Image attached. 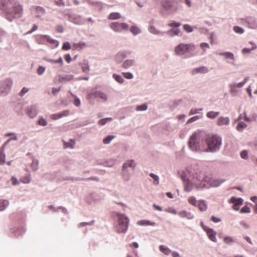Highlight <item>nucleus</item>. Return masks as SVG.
Segmentation results:
<instances>
[{
    "mask_svg": "<svg viewBox=\"0 0 257 257\" xmlns=\"http://www.w3.org/2000/svg\"><path fill=\"white\" fill-rule=\"evenodd\" d=\"M193 185H195L198 189L205 187V183H209L212 187H218L225 181L223 179H218L210 182V178L205 176L204 173L199 170H197L193 174Z\"/></svg>",
    "mask_w": 257,
    "mask_h": 257,
    "instance_id": "nucleus-1",
    "label": "nucleus"
},
{
    "mask_svg": "<svg viewBox=\"0 0 257 257\" xmlns=\"http://www.w3.org/2000/svg\"><path fill=\"white\" fill-rule=\"evenodd\" d=\"M193 47L192 44L181 43L175 47L174 51L177 55L182 56L189 52Z\"/></svg>",
    "mask_w": 257,
    "mask_h": 257,
    "instance_id": "nucleus-9",
    "label": "nucleus"
},
{
    "mask_svg": "<svg viewBox=\"0 0 257 257\" xmlns=\"http://www.w3.org/2000/svg\"><path fill=\"white\" fill-rule=\"evenodd\" d=\"M138 224L140 225H151V222L149 220H142L138 221Z\"/></svg>",
    "mask_w": 257,
    "mask_h": 257,
    "instance_id": "nucleus-60",
    "label": "nucleus"
},
{
    "mask_svg": "<svg viewBox=\"0 0 257 257\" xmlns=\"http://www.w3.org/2000/svg\"><path fill=\"white\" fill-rule=\"evenodd\" d=\"M13 84V80L10 78L0 81V96L7 95L11 89Z\"/></svg>",
    "mask_w": 257,
    "mask_h": 257,
    "instance_id": "nucleus-6",
    "label": "nucleus"
},
{
    "mask_svg": "<svg viewBox=\"0 0 257 257\" xmlns=\"http://www.w3.org/2000/svg\"><path fill=\"white\" fill-rule=\"evenodd\" d=\"M243 200L241 198H236L235 197H232L229 200V203L233 204L235 206H240L243 203Z\"/></svg>",
    "mask_w": 257,
    "mask_h": 257,
    "instance_id": "nucleus-22",
    "label": "nucleus"
},
{
    "mask_svg": "<svg viewBox=\"0 0 257 257\" xmlns=\"http://www.w3.org/2000/svg\"><path fill=\"white\" fill-rule=\"evenodd\" d=\"M121 18V15L119 13L114 12L110 13L108 16L109 20H117Z\"/></svg>",
    "mask_w": 257,
    "mask_h": 257,
    "instance_id": "nucleus-39",
    "label": "nucleus"
},
{
    "mask_svg": "<svg viewBox=\"0 0 257 257\" xmlns=\"http://www.w3.org/2000/svg\"><path fill=\"white\" fill-rule=\"evenodd\" d=\"M205 143L199 134H194L190 138L189 147L192 151L205 152Z\"/></svg>",
    "mask_w": 257,
    "mask_h": 257,
    "instance_id": "nucleus-3",
    "label": "nucleus"
},
{
    "mask_svg": "<svg viewBox=\"0 0 257 257\" xmlns=\"http://www.w3.org/2000/svg\"><path fill=\"white\" fill-rule=\"evenodd\" d=\"M149 176L154 180L155 181H156V184L158 185L159 183V177L158 175L154 174V173H150Z\"/></svg>",
    "mask_w": 257,
    "mask_h": 257,
    "instance_id": "nucleus-55",
    "label": "nucleus"
},
{
    "mask_svg": "<svg viewBox=\"0 0 257 257\" xmlns=\"http://www.w3.org/2000/svg\"><path fill=\"white\" fill-rule=\"evenodd\" d=\"M95 97H98L100 98L102 101L105 102L107 100V96L106 94L101 91H96L94 93H92Z\"/></svg>",
    "mask_w": 257,
    "mask_h": 257,
    "instance_id": "nucleus-26",
    "label": "nucleus"
},
{
    "mask_svg": "<svg viewBox=\"0 0 257 257\" xmlns=\"http://www.w3.org/2000/svg\"><path fill=\"white\" fill-rule=\"evenodd\" d=\"M178 174L180 176V178L184 182L185 186V190L187 192H190L193 188V183L192 181L190 179L187 177L186 173L183 171H178Z\"/></svg>",
    "mask_w": 257,
    "mask_h": 257,
    "instance_id": "nucleus-10",
    "label": "nucleus"
},
{
    "mask_svg": "<svg viewBox=\"0 0 257 257\" xmlns=\"http://www.w3.org/2000/svg\"><path fill=\"white\" fill-rule=\"evenodd\" d=\"M240 157L242 159H247L248 158V152L246 150H243L240 153Z\"/></svg>",
    "mask_w": 257,
    "mask_h": 257,
    "instance_id": "nucleus-57",
    "label": "nucleus"
},
{
    "mask_svg": "<svg viewBox=\"0 0 257 257\" xmlns=\"http://www.w3.org/2000/svg\"><path fill=\"white\" fill-rule=\"evenodd\" d=\"M197 206L201 211H204L207 209V204L203 200L198 201Z\"/></svg>",
    "mask_w": 257,
    "mask_h": 257,
    "instance_id": "nucleus-31",
    "label": "nucleus"
},
{
    "mask_svg": "<svg viewBox=\"0 0 257 257\" xmlns=\"http://www.w3.org/2000/svg\"><path fill=\"white\" fill-rule=\"evenodd\" d=\"M220 56H223L227 59L226 62L229 64L235 65L234 61L235 60L234 54L231 52H221L219 54Z\"/></svg>",
    "mask_w": 257,
    "mask_h": 257,
    "instance_id": "nucleus-12",
    "label": "nucleus"
},
{
    "mask_svg": "<svg viewBox=\"0 0 257 257\" xmlns=\"http://www.w3.org/2000/svg\"><path fill=\"white\" fill-rule=\"evenodd\" d=\"M9 202L7 200H0V211H4L9 206Z\"/></svg>",
    "mask_w": 257,
    "mask_h": 257,
    "instance_id": "nucleus-35",
    "label": "nucleus"
},
{
    "mask_svg": "<svg viewBox=\"0 0 257 257\" xmlns=\"http://www.w3.org/2000/svg\"><path fill=\"white\" fill-rule=\"evenodd\" d=\"M229 87L230 88V92L231 94H235L236 91V87L234 83L230 84Z\"/></svg>",
    "mask_w": 257,
    "mask_h": 257,
    "instance_id": "nucleus-63",
    "label": "nucleus"
},
{
    "mask_svg": "<svg viewBox=\"0 0 257 257\" xmlns=\"http://www.w3.org/2000/svg\"><path fill=\"white\" fill-rule=\"evenodd\" d=\"M134 64L135 60L134 59H127L123 62L122 66L124 69H127L133 66Z\"/></svg>",
    "mask_w": 257,
    "mask_h": 257,
    "instance_id": "nucleus-28",
    "label": "nucleus"
},
{
    "mask_svg": "<svg viewBox=\"0 0 257 257\" xmlns=\"http://www.w3.org/2000/svg\"><path fill=\"white\" fill-rule=\"evenodd\" d=\"M79 65L84 73H88L90 71V67L87 61L84 60L83 62L79 63Z\"/></svg>",
    "mask_w": 257,
    "mask_h": 257,
    "instance_id": "nucleus-25",
    "label": "nucleus"
},
{
    "mask_svg": "<svg viewBox=\"0 0 257 257\" xmlns=\"http://www.w3.org/2000/svg\"><path fill=\"white\" fill-rule=\"evenodd\" d=\"M201 48L203 51V53H205L206 52V50L207 49L209 48V45L207 43H201L200 45Z\"/></svg>",
    "mask_w": 257,
    "mask_h": 257,
    "instance_id": "nucleus-52",
    "label": "nucleus"
},
{
    "mask_svg": "<svg viewBox=\"0 0 257 257\" xmlns=\"http://www.w3.org/2000/svg\"><path fill=\"white\" fill-rule=\"evenodd\" d=\"M50 118L53 120H57L62 118L60 112L55 114H52L50 115Z\"/></svg>",
    "mask_w": 257,
    "mask_h": 257,
    "instance_id": "nucleus-56",
    "label": "nucleus"
},
{
    "mask_svg": "<svg viewBox=\"0 0 257 257\" xmlns=\"http://www.w3.org/2000/svg\"><path fill=\"white\" fill-rule=\"evenodd\" d=\"M205 152H215L218 151L222 145L221 138L217 135L208 136L204 141Z\"/></svg>",
    "mask_w": 257,
    "mask_h": 257,
    "instance_id": "nucleus-2",
    "label": "nucleus"
},
{
    "mask_svg": "<svg viewBox=\"0 0 257 257\" xmlns=\"http://www.w3.org/2000/svg\"><path fill=\"white\" fill-rule=\"evenodd\" d=\"M69 20L77 25H82L83 24L82 17L80 15H70L69 17Z\"/></svg>",
    "mask_w": 257,
    "mask_h": 257,
    "instance_id": "nucleus-15",
    "label": "nucleus"
},
{
    "mask_svg": "<svg viewBox=\"0 0 257 257\" xmlns=\"http://www.w3.org/2000/svg\"><path fill=\"white\" fill-rule=\"evenodd\" d=\"M136 166V163L134 160H128L124 162L122 166V168H125L128 169L131 168L132 170H134Z\"/></svg>",
    "mask_w": 257,
    "mask_h": 257,
    "instance_id": "nucleus-24",
    "label": "nucleus"
},
{
    "mask_svg": "<svg viewBox=\"0 0 257 257\" xmlns=\"http://www.w3.org/2000/svg\"><path fill=\"white\" fill-rule=\"evenodd\" d=\"M46 68L42 66H39L37 70V73L39 75H42L45 71Z\"/></svg>",
    "mask_w": 257,
    "mask_h": 257,
    "instance_id": "nucleus-51",
    "label": "nucleus"
},
{
    "mask_svg": "<svg viewBox=\"0 0 257 257\" xmlns=\"http://www.w3.org/2000/svg\"><path fill=\"white\" fill-rule=\"evenodd\" d=\"M36 13H37V17H40L44 15L45 13V10L40 6H37L35 8Z\"/></svg>",
    "mask_w": 257,
    "mask_h": 257,
    "instance_id": "nucleus-33",
    "label": "nucleus"
},
{
    "mask_svg": "<svg viewBox=\"0 0 257 257\" xmlns=\"http://www.w3.org/2000/svg\"><path fill=\"white\" fill-rule=\"evenodd\" d=\"M130 32L134 35L136 36L142 33V31L137 26H133L130 29Z\"/></svg>",
    "mask_w": 257,
    "mask_h": 257,
    "instance_id": "nucleus-30",
    "label": "nucleus"
},
{
    "mask_svg": "<svg viewBox=\"0 0 257 257\" xmlns=\"http://www.w3.org/2000/svg\"><path fill=\"white\" fill-rule=\"evenodd\" d=\"M114 138L112 135H108L103 140V143L105 145L109 144L111 141Z\"/></svg>",
    "mask_w": 257,
    "mask_h": 257,
    "instance_id": "nucleus-43",
    "label": "nucleus"
},
{
    "mask_svg": "<svg viewBox=\"0 0 257 257\" xmlns=\"http://www.w3.org/2000/svg\"><path fill=\"white\" fill-rule=\"evenodd\" d=\"M230 122V119L228 117L221 116L217 120V124L218 126L223 125H228Z\"/></svg>",
    "mask_w": 257,
    "mask_h": 257,
    "instance_id": "nucleus-23",
    "label": "nucleus"
},
{
    "mask_svg": "<svg viewBox=\"0 0 257 257\" xmlns=\"http://www.w3.org/2000/svg\"><path fill=\"white\" fill-rule=\"evenodd\" d=\"M240 212L249 213L250 212V209L248 206H244L241 209Z\"/></svg>",
    "mask_w": 257,
    "mask_h": 257,
    "instance_id": "nucleus-58",
    "label": "nucleus"
},
{
    "mask_svg": "<svg viewBox=\"0 0 257 257\" xmlns=\"http://www.w3.org/2000/svg\"><path fill=\"white\" fill-rule=\"evenodd\" d=\"M219 114L220 112L218 111H210L207 113L206 116L209 118L215 119Z\"/></svg>",
    "mask_w": 257,
    "mask_h": 257,
    "instance_id": "nucleus-36",
    "label": "nucleus"
},
{
    "mask_svg": "<svg viewBox=\"0 0 257 257\" xmlns=\"http://www.w3.org/2000/svg\"><path fill=\"white\" fill-rule=\"evenodd\" d=\"M247 127V124L244 122H239L237 126H236V129L237 131H239V132H241L242 131V130Z\"/></svg>",
    "mask_w": 257,
    "mask_h": 257,
    "instance_id": "nucleus-44",
    "label": "nucleus"
},
{
    "mask_svg": "<svg viewBox=\"0 0 257 257\" xmlns=\"http://www.w3.org/2000/svg\"><path fill=\"white\" fill-rule=\"evenodd\" d=\"M9 12H10L11 16L12 17H9V15L7 14L5 15V17L7 20L10 22H12L14 19H18L22 17L23 14V9L22 5L19 3L14 5V7Z\"/></svg>",
    "mask_w": 257,
    "mask_h": 257,
    "instance_id": "nucleus-5",
    "label": "nucleus"
},
{
    "mask_svg": "<svg viewBox=\"0 0 257 257\" xmlns=\"http://www.w3.org/2000/svg\"><path fill=\"white\" fill-rule=\"evenodd\" d=\"M74 75L72 74H68L65 75H59L58 78V82L60 83H65L74 79Z\"/></svg>",
    "mask_w": 257,
    "mask_h": 257,
    "instance_id": "nucleus-18",
    "label": "nucleus"
},
{
    "mask_svg": "<svg viewBox=\"0 0 257 257\" xmlns=\"http://www.w3.org/2000/svg\"><path fill=\"white\" fill-rule=\"evenodd\" d=\"M43 38L46 39L48 42L50 44L54 45L55 46H58L59 45V42L58 41L52 39L48 35H43Z\"/></svg>",
    "mask_w": 257,
    "mask_h": 257,
    "instance_id": "nucleus-32",
    "label": "nucleus"
},
{
    "mask_svg": "<svg viewBox=\"0 0 257 257\" xmlns=\"http://www.w3.org/2000/svg\"><path fill=\"white\" fill-rule=\"evenodd\" d=\"M121 175L125 181H130L132 176L130 170L125 168H122Z\"/></svg>",
    "mask_w": 257,
    "mask_h": 257,
    "instance_id": "nucleus-20",
    "label": "nucleus"
},
{
    "mask_svg": "<svg viewBox=\"0 0 257 257\" xmlns=\"http://www.w3.org/2000/svg\"><path fill=\"white\" fill-rule=\"evenodd\" d=\"M162 7L165 11L170 12L172 10V5L168 2H165L162 4Z\"/></svg>",
    "mask_w": 257,
    "mask_h": 257,
    "instance_id": "nucleus-40",
    "label": "nucleus"
},
{
    "mask_svg": "<svg viewBox=\"0 0 257 257\" xmlns=\"http://www.w3.org/2000/svg\"><path fill=\"white\" fill-rule=\"evenodd\" d=\"M112 78L118 83L122 84L124 82V79L122 76L119 74H113L112 75Z\"/></svg>",
    "mask_w": 257,
    "mask_h": 257,
    "instance_id": "nucleus-38",
    "label": "nucleus"
},
{
    "mask_svg": "<svg viewBox=\"0 0 257 257\" xmlns=\"http://www.w3.org/2000/svg\"><path fill=\"white\" fill-rule=\"evenodd\" d=\"M13 136V138H10L6 142H5L2 146L1 147L0 150L4 151L5 148L6 146L11 141H17L18 138L17 137V135L15 133H8L5 134V136L6 137H8L10 136Z\"/></svg>",
    "mask_w": 257,
    "mask_h": 257,
    "instance_id": "nucleus-14",
    "label": "nucleus"
},
{
    "mask_svg": "<svg viewBox=\"0 0 257 257\" xmlns=\"http://www.w3.org/2000/svg\"><path fill=\"white\" fill-rule=\"evenodd\" d=\"M38 123L40 125L46 126L47 124V121L45 118H44L43 117H41L38 120Z\"/></svg>",
    "mask_w": 257,
    "mask_h": 257,
    "instance_id": "nucleus-53",
    "label": "nucleus"
},
{
    "mask_svg": "<svg viewBox=\"0 0 257 257\" xmlns=\"http://www.w3.org/2000/svg\"><path fill=\"white\" fill-rule=\"evenodd\" d=\"M204 230L206 231L209 238L212 241L216 242L217 239L216 237V232L212 229L209 228L207 227L204 228Z\"/></svg>",
    "mask_w": 257,
    "mask_h": 257,
    "instance_id": "nucleus-17",
    "label": "nucleus"
},
{
    "mask_svg": "<svg viewBox=\"0 0 257 257\" xmlns=\"http://www.w3.org/2000/svg\"><path fill=\"white\" fill-rule=\"evenodd\" d=\"M223 241L227 244L231 245L234 242V239L232 237L226 236L224 238Z\"/></svg>",
    "mask_w": 257,
    "mask_h": 257,
    "instance_id": "nucleus-46",
    "label": "nucleus"
},
{
    "mask_svg": "<svg viewBox=\"0 0 257 257\" xmlns=\"http://www.w3.org/2000/svg\"><path fill=\"white\" fill-rule=\"evenodd\" d=\"M110 28L115 32H121L123 30H127L128 25L125 23L113 22L110 24Z\"/></svg>",
    "mask_w": 257,
    "mask_h": 257,
    "instance_id": "nucleus-11",
    "label": "nucleus"
},
{
    "mask_svg": "<svg viewBox=\"0 0 257 257\" xmlns=\"http://www.w3.org/2000/svg\"><path fill=\"white\" fill-rule=\"evenodd\" d=\"M39 161L33 158L31 164V167L33 171H37L38 169Z\"/></svg>",
    "mask_w": 257,
    "mask_h": 257,
    "instance_id": "nucleus-41",
    "label": "nucleus"
},
{
    "mask_svg": "<svg viewBox=\"0 0 257 257\" xmlns=\"http://www.w3.org/2000/svg\"><path fill=\"white\" fill-rule=\"evenodd\" d=\"M148 31L150 33L154 35L164 34V32L157 29L153 25H150L148 28Z\"/></svg>",
    "mask_w": 257,
    "mask_h": 257,
    "instance_id": "nucleus-29",
    "label": "nucleus"
},
{
    "mask_svg": "<svg viewBox=\"0 0 257 257\" xmlns=\"http://www.w3.org/2000/svg\"><path fill=\"white\" fill-rule=\"evenodd\" d=\"M122 74L123 77L126 79H131L133 78V74L131 72H123Z\"/></svg>",
    "mask_w": 257,
    "mask_h": 257,
    "instance_id": "nucleus-59",
    "label": "nucleus"
},
{
    "mask_svg": "<svg viewBox=\"0 0 257 257\" xmlns=\"http://www.w3.org/2000/svg\"><path fill=\"white\" fill-rule=\"evenodd\" d=\"M25 230L23 228H14L12 229V236H18L20 235H22L24 232Z\"/></svg>",
    "mask_w": 257,
    "mask_h": 257,
    "instance_id": "nucleus-27",
    "label": "nucleus"
},
{
    "mask_svg": "<svg viewBox=\"0 0 257 257\" xmlns=\"http://www.w3.org/2000/svg\"><path fill=\"white\" fill-rule=\"evenodd\" d=\"M44 60L48 62H50L51 63H59L61 66H62L63 64V60L61 57H59V58L58 60H53L51 59H48V58H44Z\"/></svg>",
    "mask_w": 257,
    "mask_h": 257,
    "instance_id": "nucleus-37",
    "label": "nucleus"
},
{
    "mask_svg": "<svg viewBox=\"0 0 257 257\" xmlns=\"http://www.w3.org/2000/svg\"><path fill=\"white\" fill-rule=\"evenodd\" d=\"M118 225L116 229L118 233H125L128 228V218L124 214L117 213Z\"/></svg>",
    "mask_w": 257,
    "mask_h": 257,
    "instance_id": "nucleus-4",
    "label": "nucleus"
},
{
    "mask_svg": "<svg viewBox=\"0 0 257 257\" xmlns=\"http://www.w3.org/2000/svg\"><path fill=\"white\" fill-rule=\"evenodd\" d=\"M111 120H112V117L104 118H102V119H100L98 121V123L99 125H104L105 124H106V123H107L108 122L111 121Z\"/></svg>",
    "mask_w": 257,
    "mask_h": 257,
    "instance_id": "nucleus-42",
    "label": "nucleus"
},
{
    "mask_svg": "<svg viewBox=\"0 0 257 257\" xmlns=\"http://www.w3.org/2000/svg\"><path fill=\"white\" fill-rule=\"evenodd\" d=\"M71 48L70 44L68 42H66L63 43L62 49L63 50H67L70 49Z\"/></svg>",
    "mask_w": 257,
    "mask_h": 257,
    "instance_id": "nucleus-64",
    "label": "nucleus"
},
{
    "mask_svg": "<svg viewBox=\"0 0 257 257\" xmlns=\"http://www.w3.org/2000/svg\"><path fill=\"white\" fill-rule=\"evenodd\" d=\"M6 162V155L4 151L0 150V165H3Z\"/></svg>",
    "mask_w": 257,
    "mask_h": 257,
    "instance_id": "nucleus-45",
    "label": "nucleus"
},
{
    "mask_svg": "<svg viewBox=\"0 0 257 257\" xmlns=\"http://www.w3.org/2000/svg\"><path fill=\"white\" fill-rule=\"evenodd\" d=\"M238 24L246 26L251 29H257V19L254 17L247 16L245 18L237 20Z\"/></svg>",
    "mask_w": 257,
    "mask_h": 257,
    "instance_id": "nucleus-7",
    "label": "nucleus"
},
{
    "mask_svg": "<svg viewBox=\"0 0 257 257\" xmlns=\"http://www.w3.org/2000/svg\"><path fill=\"white\" fill-rule=\"evenodd\" d=\"M18 2L15 0H1L0 1V9L3 11L5 15L8 14L9 17L11 18L12 15L11 16L10 12L9 11Z\"/></svg>",
    "mask_w": 257,
    "mask_h": 257,
    "instance_id": "nucleus-8",
    "label": "nucleus"
},
{
    "mask_svg": "<svg viewBox=\"0 0 257 257\" xmlns=\"http://www.w3.org/2000/svg\"><path fill=\"white\" fill-rule=\"evenodd\" d=\"M167 34L173 37L175 36H182V34L179 28H172L166 32Z\"/></svg>",
    "mask_w": 257,
    "mask_h": 257,
    "instance_id": "nucleus-21",
    "label": "nucleus"
},
{
    "mask_svg": "<svg viewBox=\"0 0 257 257\" xmlns=\"http://www.w3.org/2000/svg\"><path fill=\"white\" fill-rule=\"evenodd\" d=\"M159 248L161 251L166 255H169L172 252V251L170 248L163 245H160Z\"/></svg>",
    "mask_w": 257,
    "mask_h": 257,
    "instance_id": "nucleus-34",
    "label": "nucleus"
},
{
    "mask_svg": "<svg viewBox=\"0 0 257 257\" xmlns=\"http://www.w3.org/2000/svg\"><path fill=\"white\" fill-rule=\"evenodd\" d=\"M126 57V53L125 52H119L114 57L115 61L116 64H119L122 63Z\"/></svg>",
    "mask_w": 257,
    "mask_h": 257,
    "instance_id": "nucleus-16",
    "label": "nucleus"
},
{
    "mask_svg": "<svg viewBox=\"0 0 257 257\" xmlns=\"http://www.w3.org/2000/svg\"><path fill=\"white\" fill-rule=\"evenodd\" d=\"M29 88L24 87L20 92L19 93V95L21 96H23L26 93H27L29 91Z\"/></svg>",
    "mask_w": 257,
    "mask_h": 257,
    "instance_id": "nucleus-62",
    "label": "nucleus"
},
{
    "mask_svg": "<svg viewBox=\"0 0 257 257\" xmlns=\"http://www.w3.org/2000/svg\"><path fill=\"white\" fill-rule=\"evenodd\" d=\"M233 30L236 33L239 34H242L244 32V30L243 28L236 26L233 27Z\"/></svg>",
    "mask_w": 257,
    "mask_h": 257,
    "instance_id": "nucleus-47",
    "label": "nucleus"
},
{
    "mask_svg": "<svg viewBox=\"0 0 257 257\" xmlns=\"http://www.w3.org/2000/svg\"><path fill=\"white\" fill-rule=\"evenodd\" d=\"M148 108V105L147 104L144 103L143 104L138 105L136 108L137 111H145Z\"/></svg>",
    "mask_w": 257,
    "mask_h": 257,
    "instance_id": "nucleus-48",
    "label": "nucleus"
},
{
    "mask_svg": "<svg viewBox=\"0 0 257 257\" xmlns=\"http://www.w3.org/2000/svg\"><path fill=\"white\" fill-rule=\"evenodd\" d=\"M202 110V108L200 109H196V108H192L189 112L190 115H193L195 114L199 113L200 111Z\"/></svg>",
    "mask_w": 257,
    "mask_h": 257,
    "instance_id": "nucleus-61",
    "label": "nucleus"
},
{
    "mask_svg": "<svg viewBox=\"0 0 257 257\" xmlns=\"http://www.w3.org/2000/svg\"><path fill=\"white\" fill-rule=\"evenodd\" d=\"M188 202L190 204L194 205V206H197L198 201H197L196 198L194 196H192L188 199Z\"/></svg>",
    "mask_w": 257,
    "mask_h": 257,
    "instance_id": "nucleus-49",
    "label": "nucleus"
},
{
    "mask_svg": "<svg viewBox=\"0 0 257 257\" xmlns=\"http://www.w3.org/2000/svg\"><path fill=\"white\" fill-rule=\"evenodd\" d=\"M181 25L180 23L176 22L175 21H173L172 23L168 24V26L172 27L174 29L178 28Z\"/></svg>",
    "mask_w": 257,
    "mask_h": 257,
    "instance_id": "nucleus-54",
    "label": "nucleus"
},
{
    "mask_svg": "<svg viewBox=\"0 0 257 257\" xmlns=\"http://www.w3.org/2000/svg\"><path fill=\"white\" fill-rule=\"evenodd\" d=\"M183 29L187 33H191L193 31V28L188 24L184 25Z\"/></svg>",
    "mask_w": 257,
    "mask_h": 257,
    "instance_id": "nucleus-50",
    "label": "nucleus"
},
{
    "mask_svg": "<svg viewBox=\"0 0 257 257\" xmlns=\"http://www.w3.org/2000/svg\"><path fill=\"white\" fill-rule=\"evenodd\" d=\"M209 72L208 68L206 66H202L201 67L196 68L192 70L191 73L194 75L198 73L206 74Z\"/></svg>",
    "mask_w": 257,
    "mask_h": 257,
    "instance_id": "nucleus-19",
    "label": "nucleus"
},
{
    "mask_svg": "<svg viewBox=\"0 0 257 257\" xmlns=\"http://www.w3.org/2000/svg\"><path fill=\"white\" fill-rule=\"evenodd\" d=\"M27 114L31 118H34L38 113L37 107L36 105H32L28 107Z\"/></svg>",
    "mask_w": 257,
    "mask_h": 257,
    "instance_id": "nucleus-13",
    "label": "nucleus"
}]
</instances>
